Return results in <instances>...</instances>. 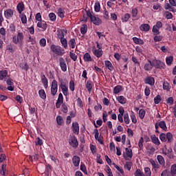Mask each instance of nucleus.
I'll return each mask as SVG.
<instances>
[{
    "label": "nucleus",
    "mask_w": 176,
    "mask_h": 176,
    "mask_svg": "<svg viewBox=\"0 0 176 176\" xmlns=\"http://www.w3.org/2000/svg\"><path fill=\"white\" fill-rule=\"evenodd\" d=\"M50 49L52 52L54 53V54H56L57 56H64V54H65V50L63 47L58 45L52 44L50 46Z\"/></svg>",
    "instance_id": "1"
},
{
    "label": "nucleus",
    "mask_w": 176,
    "mask_h": 176,
    "mask_svg": "<svg viewBox=\"0 0 176 176\" xmlns=\"http://www.w3.org/2000/svg\"><path fill=\"white\" fill-rule=\"evenodd\" d=\"M24 40V34L23 32H18L16 36H13L12 42L15 45H20L23 46V41Z\"/></svg>",
    "instance_id": "2"
},
{
    "label": "nucleus",
    "mask_w": 176,
    "mask_h": 176,
    "mask_svg": "<svg viewBox=\"0 0 176 176\" xmlns=\"http://www.w3.org/2000/svg\"><path fill=\"white\" fill-rule=\"evenodd\" d=\"M152 63L153 67H155L156 69H164L166 68V64L160 60L153 59Z\"/></svg>",
    "instance_id": "3"
},
{
    "label": "nucleus",
    "mask_w": 176,
    "mask_h": 176,
    "mask_svg": "<svg viewBox=\"0 0 176 176\" xmlns=\"http://www.w3.org/2000/svg\"><path fill=\"white\" fill-rule=\"evenodd\" d=\"M59 82H60L59 89H61L63 94L65 96V97H67V96L69 94L68 93V85H67V83L64 82L63 79L59 78Z\"/></svg>",
    "instance_id": "4"
},
{
    "label": "nucleus",
    "mask_w": 176,
    "mask_h": 176,
    "mask_svg": "<svg viewBox=\"0 0 176 176\" xmlns=\"http://www.w3.org/2000/svg\"><path fill=\"white\" fill-rule=\"evenodd\" d=\"M58 90V84L57 80H53L51 85V94L54 96L57 94V91Z\"/></svg>",
    "instance_id": "5"
},
{
    "label": "nucleus",
    "mask_w": 176,
    "mask_h": 176,
    "mask_svg": "<svg viewBox=\"0 0 176 176\" xmlns=\"http://www.w3.org/2000/svg\"><path fill=\"white\" fill-rule=\"evenodd\" d=\"M69 144L70 146H72V148H78V146H79V142H78V138H76V136H70V138L69 140Z\"/></svg>",
    "instance_id": "6"
},
{
    "label": "nucleus",
    "mask_w": 176,
    "mask_h": 176,
    "mask_svg": "<svg viewBox=\"0 0 176 176\" xmlns=\"http://www.w3.org/2000/svg\"><path fill=\"white\" fill-rule=\"evenodd\" d=\"M92 53L94 55H95L96 57H97V58H100V57H102V54H104L102 50H98L96 48V47H94L92 48Z\"/></svg>",
    "instance_id": "7"
},
{
    "label": "nucleus",
    "mask_w": 176,
    "mask_h": 176,
    "mask_svg": "<svg viewBox=\"0 0 176 176\" xmlns=\"http://www.w3.org/2000/svg\"><path fill=\"white\" fill-rule=\"evenodd\" d=\"M94 134H95V135H94L95 140L98 141V142H100V144L101 145H104V140H102V136L101 135H100V133L98 132V129H94Z\"/></svg>",
    "instance_id": "8"
},
{
    "label": "nucleus",
    "mask_w": 176,
    "mask_h": 176,
    "mask_svg": "<svg viewBox=\"0 0 176 176\" xmlns=\"http://www.w3.org/2000/svg\"><path fill=\"white\" fill-rule=\"evenodd\" d=\"M59 65L63 72H67V63H65V59H64V58L60 57L59 58Z\"/></svg>",
    "instance_id": "9"
},
{
    "label": "nucleus",
    "mask_w": 176,
    "mask_h": 176,
    "mask_svg": "<svg viewBox=\"0 0 176 176\" xmlns=\"http://www.w3.org/2000/svg\"><path fill=\"white\" fill-rule=\"evenodd\" d=\"M13 14H14V12H13V10L10 8L7 9L4 12V16L8 20H10L13 17Z\"/></svg>",
    "instance_id": "10"
},
{
    "label": "nucleus",
    "mask_w": 176,
    "mask_h": 176,
    "mask_svg": "<svg viewBox=\"0 0 176 176\" xmlns=\"http://www.w3.org/2000/svg\"><path fill=\"white\" fill-rule=\"evenodd\" d=\"M64 102V96H63V94L60 93L58 94V100L56 103V108H60L61 107V104Z\"/></svg>",
    "instance_id": "11"
},
{
    "label": "nucleus",
    "mask_w": 176,
    "mask_h": 176,
    "mask_svg": "<svg viewBox=\"0 0 176 176\" xmlns=\"http://www.w3.org/2000/svg\"><path fill=\"white\" fill-rule=\"evenodd\" d=\"M16 10L19 14H23V12L25 10V6L24 5V3L23 1H21L18 3L16 6Z\"/></svg>",
    "instance_id": "12"
},
{
    "label": "nucleus",
    "mask_w": 176,
    "mask_h": 176,
    "mask_svg": "<svg viewBox=\"0 0 176 176\" xmlns=\"http://www.w3.org/2000/svg\"><path fill=\"white\" fill-rule=\"evenodd\" d=\"M72 129L74 134H76V135L79 134V123H78V122L72 123Z\"/></svg>",
    "instance_id": "13"
},
{
    "label": "nucleus",
    "mask_w": 176,
    "mask_h": 176,
    "mask_svg": "<svg viewBox=\"0 0 176 176\" xmlns=\"http://www.w3.org/2000/svg\"><path fill=\"white\" fill-rule=\"evenodd\" d=\"M148 63H146L144 65V71H152L153 69V63L151 60H148Z\"/></svg>",
    "instance_id": "14"
},
{
    "label": "nucleus",
    "mask_w": 176,
    "mask_h": 176,
    "mask_svg": "<svg viewBox=\"0 0 176 176\" xmlns=\"http://www.w3.org/2000/svg\"><path fill=\"white\" fill-rule=\"evenodd\" d=\"M37 27L41 28L43 31H46L47 30V23L45 21H40L37 23Z\"/></svg>",
    "instance_id": "15"
},
{
    "label": "nucleus",
    "mask_w": 176,
    "mask_h": 176,
    "mask_svg": "<svg viewBox=\"0 0 176 176\" xmlns=\"http://www.w3.org/2000/svg\"><path fill=\"white\" fill-rule=\"evenodd\" d=\"M72 163L74 167H79V164L80 163V157L78 155H74L72 157Z\"/></svg>",
    "instance_id": "16"
},
{
    "label": "nucleus",
    "mask_w": 176,
    "mask_h": 176,
    "mask_svg": "<svg viewBox=\"0 0 176 176\" xmlns=\"http://www.w3.org/2000/svg\"><path fill=\"white\" fill-rule=\"evenodd\" d=\"M91 21L95 25H100L102 23V21L96 16H94L91 18Z\"/></svg>",
    "instance_id": "17"
},
{
    "label": "nucleus",
    "mask_w": 176,
    "mask_h": 176,
    "mask_svg": "<svg viewBox=\"0 0 176 176\" xmlns=\"http://www.w3.org/2000/svg\"><path fill=\"white\" fill-rule=\"evenodd\" d=\"M144 82L146 83V85H150V86H153V85H155V78L148 76L144 79Z\"/></svg>",
    "instance_id": "18"
},
{
    "label": "nucleus",
    "mask_w": 176,
    "mask_h": 176,
    "mask_svg": "<svg viewBox=\"0 0 176 176\" xmlns=\"http://www.w3.org/2000/svg\"><path fill=\"white\" fill-rule=\"evenodd\" d=\"M16 49H17V47L14 44L10 43L7 45L6 50L10 52V53H14V52H16Z\"/></svg>",
    "instance_id": "19"
},
{
    "label": "nucleus",
    "mask_w": 176,
    "mask_h": 176,
    "mask_svg": "<svg viewBox=\"0 0 176 176\" xmlns=\"http://www.w3.org/2000/svg\"><path fill=\"white\" fill-rule=\"evenodd\" d=\"M140 31H144V32H148L151 30V25L148 23H143L140 27Z\"/></svg>",
    "instance_id": "20"
},
{
    "label": "nucleus",
    "mask_w": 176,
    "mask_h": 176,
    "mask_svg": "<svg viewBox=\"0 0 176 176\" xmlns=\"http://www.w3.org/2000/svg\"><path fill=\"white\" fill-rule=\"evenodd\" d=\"M151 140L153 144H155V145H160V140H159V138L156 137V135H151Z\"/></svg>",
    "instance_id": "21"
},
{
    "label": "nucleus",
    "mask_w": 176,
    "mask_h": 176,
    "mask_svg": "<svg viewBox=\"0 0 176 176\" xmlns=\"http://www.w3.org/2000/svg\"><path fill=\"white\" fill-rule=\"evenodd\" d=\"M149 162L152 165L153 168H154L155 170H157V168H160V165L157 163V162H155V160H153V159L149 160Z\"/></svg>",
    "instance_id": "22"
},
{
    "label": "nucleus",
    "mask_w": 176,
    "mask_h": 176,
    "mask_svg": "<svg viewBox=\"0 0 176 176\" xmlns=\"http://www.w3.org/2000/svg\"><path fill=\"white\" fill-rule=\"evenodd\" d=\"M83 60L85 63H90V61H92L91 56L89 52H87L83 56Z\"/></svg>",
    "instance_id": "23"
},
{
    "label": "nucleus",
    "mask_w": 176,
    "mask_h": 176,
    "mask_svg": "<svg viewBox=\"0 0 176 176\" xmlns=\"http://www.w3.org/2000/svg\"><path fill=\"white\" fill-rule=\"evenodd\" d=\"M92 85H93V81H91V80H88L87 81L86 89H87V91H89V93L91 92V89H93Z\"/></svg>",
    "instance_id": "24"
},
{
    "label": "nucleus",
    "mask_w": 176,
    "mask_h": 176,
    "mask_svg": "<svg viewBox=\"0 0 176 176\" xmlns=\"http://www.w3.org/2000/svg\"><path fill=\"white\" fill-rule=\"evenodd\" d=\"M120 91H123V87L122 85H117L113 88L114 94H119Z\"/></svg>",
    "instance_id": "25"
},
{
    "label": "nucleus",
    "mask_w": 176,
    "mask_h": 176,
    "mask_svg": "<svg viewBox=\"0 0 176 176\" xmlns=\"http://www.w3.org/2000/svg\"><path fill=\"white\" fill-rule=\"evenodd\" d=\"M7 76H8V70L0 71V80H3V79H6Z\"/></svg>",
    "instance_id": "26"
},
{
    "label": "nucleus",
    "mask_w": 176,
    "mask_h": 176,
    "mask_svg": "<svg viewBox=\"0 0 176 176\" xmlns=\"http://www.w3.org/2000/svg\"><path fill=\"white\" fill-rule=\"evenodd\" d=\"M68 45L72 49H75V46H76V40H75V38H71L68 42Z\"/></svg>",
    "instance_id": "27"
},
{
    "label": "nucleus",
    "mask_w": 176,
    "mask_h": 176,
    "mask_svg": "<svg viewBox=\"0 0 176 176\" xmlns=\"http://www.w3.org/2000/svg\"><path fill=\"white\" fill-rule=\"evenodd\" d=\"M64 13H65V11L64 10V9H63V8H59L58 9L57 14L58 17H60V19H64L65 17Z\"/></svg>",
    "instance_id": "28"
},
{
    "label": "nucleus",
    "mask_w": 176,
    "mask_h": 176,
    "mask_svg": "<svg viewBox=\"0 0 176 176\" xmlns=\"http://www.w3.org/2000/svg\"><path fill=\"white\" fill-rule=\"evenodd\" d=\"M117 100L120 104H126V102H127V99H126V98H124V96H118Z\"/></svg>",
    "instance_id": "29"
},
{
    "label": "nucleus",
    "mask_w": 176,
    "mask_h": 176,
    "mask_svg": "<svg viewBox=\"0 0 176 176\" xmlns=\"http://www.w3.org/2000/svg\"><path fill=\"white\" fill-rule=\"evenodd\" d=\"M105 67L109 69V71H113V65H112V63L109 60L104 61Z\"/></svg>",
    "instance_id": "30"
},
{
    "label": "nucleus",
    "mask_w": 176,
    "mask_h": 176,
    "mask_svg": "<svg viewBox=\"0 0 176 176\" xmlns=\"http://www.w3.org/2000/svg\"><path fill=\"white\" fill-rule=\"evenodd\" d=\"M130 17H131V14H130L129 13L124 14V16L122 17V23H127V21H129V20L130 19Z\"/></svg>",
    "instance_id": "31"
},
{
    "label": "nucleus",
    "mask_w": 176,
    "mask_h": 176,
    "mask_svg": "<svg viewBox=\"0 0 176 176\" xmlns=\"http://www.w3.org/2000/svg\"><path fill=\"white\" fill-rule=\"evenodd\" d=\"M56 123L58 126H63L64 123V120L63 119V116H56Z\"/></svg>",
    "instance_id": "32"
},
{
    "label": "nucleus",
    "mask_w": 176,
    "mask_h": 176,
    "mask_svg": "<svg viewBox=\"0 0 176 176\" xmlns=\"http://www.w3.org/2000/svg\"><path fill=\"white\" fill-rule=\"evenodd\" d=\"M158 124L160 129H162L164 131H167V125L166 124V122L160 121L158 122Z\"/></svg>",
    "instance_id": "33"
},
{
    "label": "nucleus",
    "mask_w": 176,
    "mask_h": 176,
    "mask_svg": "<svg viewBox=\"0 0 176 176\" xmlns=\"http://www.w3.org/2000/svg\"><path fill=\"white\" fill-rule=\"evenodd\" d=\"M133 41L136 45H144V41L141 38L137 37H133Z\"/></svg>",
    "instance_id": "34"
},
{
    "label": "nucleus",
    "mask_w": 176,
    "mask_h": 176,
    "mask_svg": "<svg viewBox=\"0 0 176 176\" xmlns=\"http://www.w3.org/2000/svg\"><path fill=\"white\" fill-rule=\"evenodd\" d=\"M38 95L42 98V100H46V92L44 89H40L38 91Z\"/></svg>",
    "instance_id": "35"
},
{
    "label": "nucleus",
    "mask_w": 176,
    "mask_h": 176,
    "mask_svg": "<svg viewBox=\"0 0 176 176\" xmlns=\"http://www.w3.org/2000/svg\"><path fill=\"white\" fill-rule=\"evenodd\" d=\"M20 19L22 24H27V16L25 15V14H21Z\"/></svg>",
    "instance_id": "36"
},
{
    "label": "nucleus",
    "mask_w": 176,
    "mask_h": 176,
    "mask_svg": "<svg viewBox=\"0 0 176 176\" xmlns=\"http://www.w3.org/2000/svg\"><path fill=\"white\" fill-rule=\"evenodd\" d=\"M173 61H174V56H170L166 57V63L167 65H171V64H173Z\"/></svg>",
    "instance_id": "37"
},
{
    "label": "nucleus",
    "mask_w": 176,
    "mask_h": 176,
    "mask_svg": "<svg viewBox=\"0 0 176 176\" xmlns=\"http://www.w3.org/2000/svg\"><path fill=\"white\" fill-rule=\"evenodd\" d=\"M170 83H168L167 81H164L163 83V89L166 90L167 91H170Z\"/></svg>",
    "instance_id": "38"
},
{
    "label": "nucleus",
    "mask_w": 176,
    "mask_h": 176,
    "mask_svg": "<svg viewBox=\"0 0 176 176\" xmlns=\"http://www.w3.org/2000/svg\"><path fill=\"white\" fill-rule=\"evenodd\" d=\"M80 32L82 35H85L87 32V25L83 24L80 28Z\"/></svg>",
    "instance_id": "39"
},
{
    "label": "nucleus",
    "mask_w": 176,
    "mask_h": 176,
    "mask_svg": "<svg viewBox=\"0 0 176 176\" xmlns=\"http://www.w3.org/2000/svg\"><path fill=\"white\" fill-rule=\"evenodd\" d=\"M145 113H146V111H145V109H141L140 110H139L140 119H144V118H145Z\"/></svg>",
    "instance_id": "40"
},
{
    "label": "nucleus",
    "mask_w": 176,
    "mask_h": 176,
    "mask_svg": "<svg viewBox=\"0 0 176 176\" xmlns=\"http://www.w3.org/2000/svg\"><path fill=\"white\" fill-rule=\"evenodd\" d=\"M166 141H168V142H173V133L168 132L166 135Z\"/></svg>",
    "instance_id": "41"
},
{
    "label": "nucleus",
    "mask_w": 176,
    "mask_h": 176,
    "mask_svg": "<svg viewBox=\"0 0 176 176\" xmlns=\"http://www.w3.org/2000/svg\"><path fill=\"white\" fill-rule=\"evenodd\" d=\"M125 151H126V156H128V157H130V159H131V157H133V150H131V148H126Z\"/></svg>",
    "instance_id": "42"
},
{
    "label": "nucleus",
    "mask_w": 176,
    "mask_h": 176,
    "mask_svg": "<svg viewBox=\"0 0 176 176\" xmlns=\"http://www.w3.org/2000/svg\"><path fill=\"white\" fill-rule=\"evenodd\" d=\"M171 176H176V164H173L170 167Z\"/></svg>",
    "instance_id": "43"
},
{
    "label": "nucleus",
    "mask_w": 176,
    "mask_h": 176,
    "mask_svg": "<svg viewBox=\"0 0 176 176\" xmlns=\"http://www.w3.org/2000/svg\"><path fill=\"white\" fill-rule=\"evenodd\" d=\"M60 43L62 46H63L64 49H67L68 47V43L67 42V38H61Z\"/></svg>",
    "instance_id": "44"
},
{
    "label": "nucleus",
    "mask_w": 176,
    "mask_h": 176,
    "mask_svg": "<svg viewBox=\"0 0 176 176\" xmlns=\"http://www.w3.org/2000/svg\"><path fill=\"white\" fill-rule=\"evenodd\" d=\"M64 32H67V31L64 30L58 32V38L59 39H64L65 38H64V36H65Z\"/></svg>",
    "instance_id": "45"
},
{
    "label": "nucleus",
    "mask_w": 176,
    "mask_h": 176,
    "mask_svg": "<svg viewBox=\"0 0 176 176\" xmlns=\"http://www.w3.org/2000/svg\"><path fill=\"white\" fill-rule=\"evenodd\" d=\"M20 67L22 68V69H24V71H28L30 69V66H28V63H21Z\"/></svg>",
    "instance_id": "46"
},
{
    "label": "nucleus",
    "mask_w": 176,
    "mask_h": 176,
    "mask_svg": "<svg viewBox=\"0 0 176 176\" xmlns=\"http://www.w3.org/2000/svg\"><path fill=\"white\" fill-rule=\"evenodd\" d=\"M124 122L126 124H130V118H129V113L124 115Z\"/></svg>",
    "instance_id": "47"
},
{
    "label": "nucleus",
    "mask_w": 176,
    "mask_h": 176,
    "mask_svg": "<svg viewBox=\"0 0 176 176\" xmlns=\"http://www.w3.org/2000/svg\"><path fill=\"white\" fill-rule=\"evenodd\" d=\"M138 146L140 150L141 151L142 148H144V138L141 137L139 140Z\"/></svg>",
    "instance_id": "48"
},
{
    "label": "nucleus",
    "mask_w": 176,
    "mask_h": 176,
    "mask_svg": "<svg viewBox=\"0 0 176 176\" xmlns=\"http://www.w3.org/2000/svg\"><path fill=\"white\" fill-rule=\"evenodd\" d=\"M144 174L146 176H151L152 172L151 171V168L149 167L144 168Z\"/></svg>",
    "instance_id": "49"
},
{
    "label": "nucleus",
    "mask_w": 176,
    "mask_h": 176,
    "mask_svg": "<svg viewBox=\"0 0 176 176\" xmlns=\"http://www.w3.org/2000/svg\"><path fill=\"white\" fill-rule=\"evenodd\" d=\"M160 101H162V97L160 96V95H157L154 98V103L156 104H160Z\"/></svg>",
    "instance_id": "50"
},
{
    "label": "nucleus",
    "mask_w": 176,
    "mask_h": 176,
    "mask_svg": "<svg viewBox=\"0 0 176 176\" xmlns=\"http://www.w3.org/2000/svg\"><path fill=\"white\" fill-rule=\"evenodd\" d=\"M131 118L132 120V123H137V118L135 117V113H134V111H131Z\"/></svg>",
    "instance_id": "51"
},
{
    "label": "nucleus",
    "mask_w": 176,
    "mask_h": 176,
    "mask_svg": "<svg viewBox=\"0 0 176 176\" xmlns=\"http://www.w3.org/2000/svg\"><path fill=\"white\" fill-rule=\"evenodd\" d=\"M131 166H133V162H126L124 168H126L128 171H130L131 170Z\"/></svg>",
    "instance_id": "52"
},
{
    "label": "nucleus",
    "mask_w": 176,
    "mask_h": 176,
    "mask_svg": "<svg viewBox=\"0 0 176 176\" xmlns=\"http://www.w3.org/2000/svg\"><path fill=\"white\" fill-rule=\"evenodd\" d=\"M101 10V6L100 4V3H96L95 6H94V10L95 12H96V13H98V12H100V10Z\"/></svg>",
    "instance_id": "53"
},
{
    "label": "nucleus",
    "mask_w": 176,
    "mask_h": 176,
    "mask_svg": "<svg viewBox=\"0 0 176 176\" xmlns=\"http://www.w3.org/2000/svg\"><path fill=\"white\" fill-rule=\"evenodd\" d=\"M49 18L51 21H56V14H54V12L50 13Z\"/></svg>",
    "instance_id": "54"
},
{
    "label": "nucleus",
    "mask_w": 176,
    "mask_h": 176,
    "mask_svg": "<svg viewBox=\"0 0 176 176\" xmlns=\"http://www.w3.org/2000/svg\"><path fill=\"white\" fill-rule=\"evenodd\" d=\"M131 13L132 14V17H135L138 14V9H137V8H133Z\"/></svg>",
    "instance_id": "55"
},
{
    "label": "nucleus",
    "mask_w": 176,
    "mask_h": 176,
    "mask_svg": "<svg viewBox=\"0 0 176 176\" xmlns=\"http://www.w3.org/2000/svg\"><path fill=\"white\" fill-rule=\"evenodd\" d=\"M160 140L162 141V142H166V141H167V138L165 133H162L160 135Z\"/></svg>",
    "instance_id": "56"
},
{
    "label": "nucleus",
    "mask_w": 176,
    "mask_h": 176,
    "mask_svg": "<svg viewBox=\"0 0 176 176\" xmlns=\"http://www.w3.org/2000/svg\"><path fill=\"white\" fill-rule=\"evenodd\" d=\"M131 60L136 67H140V62L135 56H132Z\"/></svg>",
    "instance_id": "57"
},
{
    "label": "nucleus",
    "mask_w": 176,
    "mask_h": 176,
    "mask_svg": "<svg viewBox=\"0 0 176 176\" xmlns=\"http://www.w3.org/2000/svg\"><path fill=\"white\" fill-rule=\"evenodd\" d=\"M157 159L160 164H164V158L163 157V156L157 155Z\"/></svg>",
    "instance_id": "58"
},
{
    "label": "nucleus",
    "mask_w": 176,
    "mask_h": 176,
    "mask_svg": "<svg viewBox=\"0 0 176 176\" xmlns=\"http://www.w3.org/2000/svg\"><path fill=\"white\" fill-rule=\"evenodd\" d=\"M70 58L72 60H74V61H76L78 60V55L75 54V53L69 52Z\"/></svg>",
    "instance_id": "59"
},
{
    "label": "nucleus",
    "mask_w": 176,
    "mask_h": 176,
    "mask_svg": "<svg viewBox=\"0 0 176 176\" xmlns=\"http://www.w3.org/2000/svg\"><path fill=\"white\" fill-rule=\"evenodd\" d=\"M135 176H145V175L144 174V173H142V171H141L140 169H137L134 173Z\"/></svg>",
    "instance_id": "60"
},
{
    "label": "nucleus",
    "mask_w": 176,
    "mask_h": 176,
    "mask_svg": "<svg viewBox=\"0 0 176 176\" xmlns=\"http://www.w3.org/2000/svg\"><path fill=\"white\" fill-rule=\"evenodd\" d=\"M159 30H160L159 28L154 25L153 27L152 31H153V34H155V35H159V34H160V32H159Z\"/></svg>",
    "instance_id": "61"
},
{
    "label": "nucleus",
    "mask_w": 176,
    "mask_h": 176,
    "mask_svg": "<svg viewBox=\"0 0 176 176\" xmlns=\"http://www.w3.org/2000/svg\"><path fill=\"white\" fill-rule=\"evenodd\" d=\"M62 112H63V113H68V107L67 106V104H62Z\"/></svg>",
    "instance_id": "62"
},
{
    "label": "nucleus",
    "mask_w": 176,
    "mask_h": 176,
    "mask_svg": "<svg viewBox=\"0 0 176 176\" xmlns=\"http://www.w3.org/2000/svg\"><path fill=\"white\" fill-rule=\"evenodd\" d=\"M162 39H163V36H157V34H156V36H154L155 42H160L162 41Z\"/></svg>",
    "instance_id": "63"
},
{
    "label": "nucleus",
    "mask_w": 176,
    "mask_h": 176,
    "mask_svg": "<svg viewBox=\"0 0 176 176\" xmlns=\"http://www.w3.org/2000/svg\"><path fill=\"white\" fill-rule=\"evenodd\" d=\"M168 175H170V171L167 169H165L161 173V176H168Z\"/></svg>",
    "instance_id": "64"
}]
</instances>
